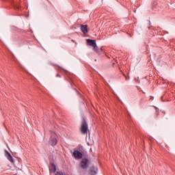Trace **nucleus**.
I'll return each mask as SVG.
<instances>
[{"label":"nucleus","instance_id":"1","mask_svg":"<svg viewBox=\"0 0 175 175\" xmlns=\"http://www.w3.org/2000/svg\"><path fill=\"white\" fill-rule=\"evenodd\" d=\"M81 133L82 135H87L88 133V123H87V120L85 118H83L81 121Z\"/></svg>","mask_w":175,"mask_h":175},{"label":"nucleus","instance_id":"2","mask_svg":"<svg viewBox=\"0 0 175 175\" xmlns=\"http://www.w3.org/2000/svg\"><path fill=\"white\" fill-rule=\"evenodd\" d=\"M87 42L89 46L93 47V50L95 53H99V49L98 48V45L96 44V41L95 40L88 39Z\"/></svg>","mask_w":175,"mask_h":175},{"label":"nucleus","instance_id":"3","mask_svg":"<svg viewBox=\"0 0 175 175\" xmlns=\"http://www.w3.org/2000/svg\"><path fill=\"white\" fill-rule=\"evenodd\" d=\"M57 143H58V140L55 137V133L51 132V135L49 140V144L54 147V146H57Z\"/></svg>","mask_w":175,"mask_h":175},{"label":"nucleus","instance_id":"4","mask_svg":"<svg viewBox=\"0 0 175 175\" xmlns=\"http://www.w3.org/2000/svg\"><path fill=\"white\" fill-rule=\"evenodd\" d=\"M90 163V160L87 158L82 159L80 163V167L81 169H88Z\"/></svg>","mask_w":175,"mask_h":175},{"label":"nucleus","instance_id":"5","mask_svg":"<svg viewBox=\"0 0 175 175\" xmlns=\"http://www.w3.org/2000/svg\"><path fill=\"white\" fill-rule=\"evenodd\" d=\"M72 157H74L75 159H81V158H83V153L79 150H74Z\"/></svg>","mask_w":175,"mask_h":175},{"label":"nucleus","instance_id":"6","mask_svg":"<svg viewBox=\"0 0 175 175\" xmlns=\"http://www.w3.org/2000/svg\"><path fill=\"white\" fill-rule=\"evenodd\" d=\"M90 175H96L98 174V167L92 166L89 170Z\"/></svg>","mask_w":175,"mask_h":175},{"label":"nucleus","instance_id":"7","mask_svg":"<svg viewBox=\"0 0 175 175\" xmlns=\"http://www.w3.org/2000/svg\"><path fill=\"white\" fill-rule=\"evenodd\" d=\"M81 31H82L84 35H87L88 33V25H81Z\"/></svg>","mask_w":175,"mask_h":175},{"label":"nucleus","instance_id":"8","mask_svg":"<svg viewBox=\"0 0 175 175\" xmlns=\"http://www.w3.org/2000/svg\"><path fill=\"white\" fill-rule=\"evenodd\" d=\"M5 157H6L7 159H8V161H10V162H11L12 163H14V160L13 159V157L7 150H5Z\"/></svg>","mask_w":175,"mask_h":175},{"label":"nucleus","instance_id":"9","mask_svg":"<svg viewBox=\"0 0 175 175\" xmlns=\"http://www.w3.org/2000/svg\"><path fill=\"white\" fill-rule=\"evenodd\" d=\"M49 172L51 173H55V172H57V166L55 164H54V163H51V166L49 167Z\"/></svg>","mask_w":175,"mask_h":175},{"label":"nucleus","instance_id":"10","mask_svg":"<svg viewBox=\"0 0 175 175\" xmlns=\"http://www.w3.org/2000/svg\"><path fill=\"white\" fill-rule=\"evenodd\" d=\"M157 1H153L152 3V9H154V8H155V6H157Z\"/></svg>","mask_w":175,"mask_h":175},{"label":"nucleus","instance_id":"11","mask_svg":"<svg viewBox=\"0 0 175 175\" xmlns=\"http://www.w3.org/2000/svg\"><path fill=\"white\" fill-rule=\"evenodd\" d=\"M98 51H99V53H98V54H100V51H101V52L103 51V49L100 48V50L98 49Z\"/></svg>","mask_w":175,"mask_h":175},{"label":"nucleus","instance_id":"12","mask_svg":"<svg viewBox=\"0 0 175 175\" xmlns=\"http://www.w3.org/2000/svg\"><path fill=\"white\" fill-rule=\"evenodd\" d=\"M56 77H61V75L57 74V75H56Z\"/></svg>","mask_w":175,"mask_h":175},{"label":"nucleus","instance_id":"13","mask_svg":"<svg viewBox=\"0 0 175 175\" xmlns=\"http://www.w3.org/2000/svg\"><path fill=\"white\" fill-rule=\"evenodd\" d=\"M125 79H126V80H129V77H125Z\"/></svg>","mask_w":175,"mask_h":175},{"label":"nucleus","instance_id":"14","mask_svg":"<svg viewBox=\"0 0 175 175\" xmlns=\"http://www.w3.org/2000/svg\"><path fill=\"white\" fill-rule=\"evenodd\" d=\"M154 109H156V111L158 112V108H157V107H154Z\"/></svg>","mask_w":175,"mask_h":175},{"label":"nucleus","instance_id":"15","mask_svg":"<svg viewBox=\"0 0 175 175\" xmlns=\"http://www.w3.org/2000/svg\"><path fill=\"white\" fill-rule=\"evenodd\" d=\"M150 99L154 100V97H153V96H151V97H150Z\"/></svg>","mask_w":175,"mask_h":175},{"label":"nucleus","instance_id":"16","mask_svg":"<svg viewBox=\"0 0 175 175\" xmlns=\"http://www.w3.org/2000/svg\"><path fill=\"white\" fill-rule=\"evenodd\" d=\"M72 42H75V40H72Z\"/></svg>","mask_w":175,"mask_h":175}]
</instances>
